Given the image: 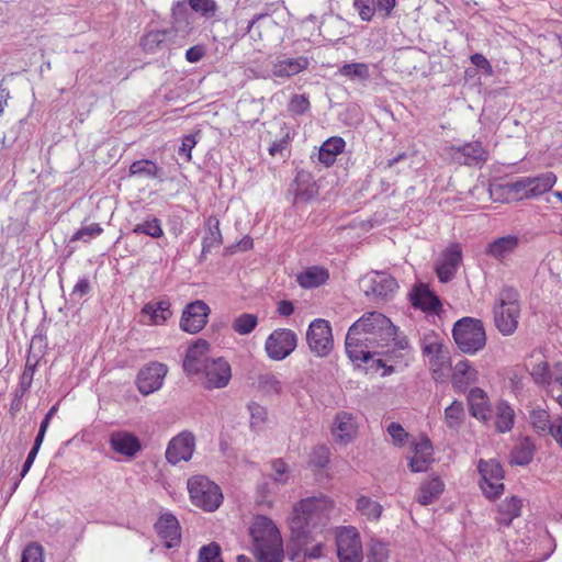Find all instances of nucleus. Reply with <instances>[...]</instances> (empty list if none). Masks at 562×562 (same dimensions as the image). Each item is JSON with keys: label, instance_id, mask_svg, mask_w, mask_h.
I'll return each mask as SVG.
<instances>
[{"label": "nucleus", "instance_id": "obj_47", "mask_svg": "<svg viewBox=\"0 0 562 562\" xmlns=\"http://www.w3.org/2000/svg\"><path fill=\"white\" fill-rule=\"evenodd\" d=\"M414 305L424 311L436 312L440 307L439 299L427 289L418 290L414 297Z\"/></svg>", "mask_w": 562, "mask_h": 562}, {"label": "nucleus", "instance_id": "obj_53", "mask_svg": "<svg viewBox=\"0 0 562 562\" xmlns=\"http://www.w3.org/2000/svg\"><path fill=\"white\" fill-rule=\"evenodd\" d=\"M329 449L326 446L315 447L310 454V464L316 468H325L329 461Z\"/></svg>", "mask_w": 562, "mask_h": 562}, {"label": "nucleus", "instance_id": "obj_30", "mask_svg": "<svg viewBox=\"0 0 562 562\" xmlns=\"http://www.w3.org/2000/svg\"><path fill=\"white\" fill-rule=\"evenodd\" d=\"M528 371L532 381L538 386L549 387L553 383V366L540 358L528 366Z\"/></svg>", "mask_w": 562, "mask_h": 562}, {"label": "nucleus", "instance_id": "obj_10", "mask_svg": "<svg viewBox=\"0 0 562 562\" xmlns=\"http://www.w3.org/2000/svg\"><path fill=\"white\" fill-rule=\"evenodd\" d=\"M477 469L481 475L480 487L483 494L490 499L501 496L504 492V471L501 463L494 459L480 460Z\"/></svg>", "mask_w": 562, "mask_h": 562}, {"label": "nucleus", "instance_id": "obj_60", "mask_svg": "<svg viewBox=\"0 0 562 562\" xmlns=\"http://www.w3.org/2000/svg\"><path fill=\"white\" fill-rule=\"evenodd\" d=\"M249 412H250V423L252 427L260 426L263 424L267 417L266 409L258 405V404H251L249 405Z\"/></svg>", "mask_w": 562, "mask_h": 562}, {"label": "nucleus", "instance_id": "obj_24", "mask_svg": "<svg viewBox=\"0 0 562 562\" xmlns=\"http://www.w3.org/2000/svg\"><path fill=\"white\" fill-rule=\"evenodd\" d=\"M451 381L456 390L465 391L477 382V371L468 360H461L453 368Z\"/></svg>", "mask_w": 562, "mask_h": 562}, {"label": "nucleus", "instance_id": "obj_18", "mask_svg": "<svg viewBox=\"0 0 562 562\" xmlns=\"http://www.w3.org/2000/svg\"><path fill=\"white\" fill-rule=\"evenodd\" d=\"M358 424L356 417L349 412H338L334 418L333 436L341 445L352 442L357 436Z\"/></svg>", "mask_w": 562, "mask_h": 562}, {"label": "nucleus", "instance_id": "obj_35", "mask_svg": "<svg viewBox=\"0 0 562 562\" xmlns=\"http://www.w3.org/2000/svg\"><path fill=\"white\" fill-rule=\"evenodd\" d=\"M529 423L533 431L539 436H548L553 425L548 409L541 406L529 409Z\"/></svg>", "mask_w": 562, "mask_h": 562}, {"label": "nucleus", "instance_id": "obj_16", "mask_svg": "<svg viewBox=\"0 0 562 562\" xmlns=\"http://www.w3.org/2000/svg\"><path fill=\"white\" fill-rule=\"evenodd\" d=\"M167 371V367L162 363H149L137 375L138 391L144 395L158 391L162 386Z\"/></svg>", "mask_w": 562, "mask_h": 562}, {"label": "nucleus", "instance_id": "obj_56", "mask_svg": "<svg viewBox=\"0 0 562 562\" xmlns=\"http://www.w3.org/2000/svg\"><path fill=\"white\" fill-rule=\"evenodd\" d=\"M386 431L395 446H403L408 438V432L398 423L392 422Z\"/></svg>", "mask_w": 562, "mask_h": 562}, {"label": "nucleus", "instance_id": "obj_22", "mask_svg": "<svg viewBox=\"0 0 562 562\" xmlns=\"http://www.w3.org/2000/svg\"><path fill=\"white\" fill-rule=\"evenodd\" d=\"M423 352L428 358L434 371L441 370L449 364V355L441 340L435 336L425 337Z\"/></svg>", "mask_w": 562, "mask_h": 562}, {"label": "nucleus", "instance_id": "obj_51", "mask_svg": "<svg viewBox=\"0 0 562 562\" xmlns=\"http://www.w3.org/2000/svg\"><path fill=\"white\" fill-rule=\"evenodd\" d=\"M189 5L204 18H213L218 9L215 0H189Z\"/></svg>", "mask_w": 562, "mask_h": 562}, {"label": "nucleus", "instance_id": "obj_44", "mask_svg": "<svg viewBox=\"0 0 562 562\" xmlns=\"http://www.w3.org/2000/svg\"><path fill=\"white\" fill-rule=\"evenodd\" d=\"M338 74L350 79H359L361 81H366L370 78L369 66L364 63L344 64L338 69Z\"/></svg>", "mask_w": 562, "mask_h": 562}, {"label": "nucleus", "instance_id": "obj_52", "mask_svg": "<svg viewBox=\"0 0 562 562\" xmlns=\"http://www.w3.org/2000/svg\"><path fill=\"white\" fill-rule=\"evenodd\" d=\"M103 228L98 223H92L90 225L83 226L78 229L71 237V240H83L89 241L91 238H95L101 235Z\"/></svg>", "mask_w": 562, "mask_h": 562}, {"label": "nucleus", "instance_id": "obj_1", "mask_svg": "<svg viewBox=\"0 0 562 562\" xmlns=\"http://www.w3.org/2000/svg\"><path fill=\"white\" fill-rule=\"evenodd\" d=\"M327 496H313L297 502L288 524L291 531L288 552L291 561L316 560L324 555L327 540L325 527L333 510Z\"/></svg>", "mask_w": 562, "mask_h": 562}, {"label": "nucleus", "instance_id": "obj_23", "mask_svg": "<svg viewBox=\"0 0 562 562\" xmlns=\"http://www.w3.org/2000/svg\"><path fill=\"white\" fill-rule=\"evenodd\" d=\"M413 457L408 467L412 472H425L434 461V448L428 438H423L413 447Z\"/></svg>", "mask_w": 562, "mask_h": 562}, {"label": "nucleus", "instance_id": "obj_4", "mask_svg": "<svg viewBox=\"0 0 562 562\" xmlns=\"http://www.w3.org/2000/svg\"><path fill=\"white\" fill-rule=\"evenodd\" d=\"M494 324L499 333L509 336L518 327L520 304L518 293L512 288L503 289L493 306Z\"/></svg>", "mask_w": 562, "mask_h": 562}, {"label": "nucleus", "instance_id": "obj_55", "mask_svg": "<svg viewBox=\"0 0 562 562\" xmlns=\"http://www.w3.org/2000/svg\"><path fill=\"white\" fill-rule=\"evenodd\" d=\"M21 562H44L43 548L38 543H30L22 552Z\"/></svg>", "mask_w": 562, "mask_h": 562}, {"label": "nucleus", "instance_id": "obj_42", "mask_svg": "<svg viewBox=\"0 0 562 562\" xmlns=\"http://www.w3.org/2000/svg\"><path fill=\"white\" fill-rule=\"evenodd\" d=\"M132 232L133 234H143L151 238H160L164 236L161 222L154 215H148L145 217L143 222L134 225Z\"/></svg>", "mask_w": 562, "mask_h": 562}, {"label": "nucleus", "instance_id": "obj_5", "mask_svg": "<svg viewBox=\"0 0 562 562\" xmlns=\"http://www.w3.org/2000/svg\"><path fill=\"white\" fill-rule=\"evenodd\" d=\"M453 339L459 349L469 355H475L486 345V334L482 321L463 317L456 322L452 329Z\"/></svg>", "mask_w": 562, "mask_h": 562}, {"label": "nucleus", "instance_id": "obj_26", "mask_svg": "<svg viewBox=\"0 0 562 562\" xmlns=\"http://www.w3.org/2000/svg\"><path fill=\"white\" fill-rule=\"evenodd\" d=\"M308 58L304 56L285 58L273 64L272 75L280 78H289L307 69Z\"/></svg>", "mask_w": 562, "mask_h": 562}, {"label": "nucleus", "instance_id": "obj_9", "mask_svg": "<svg viewBox=\"0 0 562 562\" xmlns=\"http://www.w3.org/2000/svg\"><path fill=\"white\" fill-rule=\"evenodd\" d=\"M297 346V335L289 328L274 329L265 341L267 357L273 361L288 358Z\"/></svg>", "mask_w": 562, "mask_h": 562}, {"label": "nucleus", "instance_id": "obj_40", "mask_svg": "<svg viewBox=\"0 0 562 562\" xmlns=\"http://www.w3.org/2000/svg\"><path fill=\"white\" fill-rule=\"evenodd\" d=\"M465 412L462 402L453 401L443 414L445 425L451 430H458L464 422Z\"/></svg>", "mask_w": 562, "mask_h": 562}, {"label": "nucleus", "instance_id": "obj_36", "mask_svg": "<svg viewBox=\"0 0 562 562\" xmlns=\"http://www.w3.org/2000/svg\"><path fill=\"white\" fill-rule=\"evenodd\" d=\"M445 484L439 477H432L420 485L417 502L420 505L434 503L443 492Z\"/></svg>", "mask_w": 562, "mask_h": 562}, {"label": "nucleus", "instance_id": "obj_14", "mask_svg": "<svg viewBox=\"0 0 562 562\" xmlns=\"http://www.w3.org/2000/svg\"><path fill=\"white\" fill-rule=\"evenodd\" d=\"M195 450V437L191 431H181L173 437L167 447L166 459L171 464L189 461Z\"/></svg>", "mask_w": 562, "mask_h": 562}, {"label": "nucleus", "instance_id": "obj_61", "mask_svg": "<svg viewBox=\"0 0 562 562\" xmlns=\"http://www.w3.org/2000/svg\"><path fill=\"white\" fill-rule=\"evenodd\" d=\"M195 145L196 140L193 135L184 136L181 146L179 147V155L183 156L187 161H190L192 158L191 151Z\"/></svg>", "mask_w": 562, "mask_h": 562}, {"label": "nucleus", "instance_id": "obj_48", "mask_svg": "<svg viewBox=\"0 0 562 562\" xmlns=\"http://www.w3.org/2000/svg\"><path fill=\"white\" fill-rule=\"evenodd\" d=\"M504 190L515 200L531 199L529 195V179L528 177L521 178L515 182L506 183Z\"/></svg>", "mask_w": 562, "mask_h": 562}, {"label": "nucleus", "instance_id": "obj_50", "mask_svg": "<svg viewBox=\"0 0 562 562\" xmlns=\"http://www.w3.org/2000/svg\"><path fill=\"white\" fill-rule=\"evenodd\" d=\"M35 371L36 363H31L30 359H27L20 379L19 389L16 390V396L22 397L30 390Z\"/></svg>", "mask_w": 562, "mask_h": 562}, {"label": "nucleus", "instance_id": "obj_7", "mask_svg": "<svg viewBox=\"0 0 562 562\" xmlns=\"http://www.w3.org/2000/svg\"><path fill=\"white\" fill-rule=\"evenodd\" d=\"M205 389H223L232 379L229 363L222 357L212 358L199 371L193 372Z\"/></svg>", "mask_w": 562, "mask_h": 562}, {"label": "nucleus", "instance_id": "obj_27", "mask_svg": "<svg viewBox=\"0 0 562 562\" xmlns=\"http://www.w3.org/2000/svg\"><path fill=\"white\" fill-rule=\"evenodd\" d=\"M142 314L149 317L148 325H162L172 315L170 302L168 300L149 302L142 308Z\"/></svg>", "mask_w": 562, "mask_h": 562}, {"label": "nucleus", "instance_id": "obj_17", "mask_svg": "<svg viewBox=\"0 0 562 562\" xmlns=\"http://www.w3.org/2000/svg\"><path fill=\"white\" fill-rule=\"evenodd\" d=\"M109 445L115 453L126 459H133L142 450L140 440L134 434L125 430L111 432Z\"/></svg>", "mask_w": 562, "mask_h": 562}, {"label": "nucleus", "instance_id": "obj_43", "mask_svg": "<svg viewBox=\"0 0 562 562\" xmlns=\"http://www.w3.org/2000/svg\"><path fill=\"white\" fill-rule=\"evenodd\" d=\"M258 325V317L255 314L243 313L232 323V328L238 335L245 336L251 334Z\"/></svg>", "mask_w": 562, "mask_h": 562}, {"label": "nucleus", "instance_id": "obj_37", "mask_svg": "<svg viewBox=\"0 0 562 562\" xmlns=\"http://www.w3.org/2000/svg\"><path fill=\"white\" fill-rule=\"evenodd\" d=\"M535 453V442L530 437H524L510 453V462L526 465L531 462Z\"/></svg>", "mask_w": 562, "mask_h": 562}, {"label": "nucleus", "instance_id": "obj_25", "mask_svg": "<svg viewBox=\"0 0 562 562\" xmlns=\"http://www.w3.org/2000/svg\"><path fill=\"white\" fill-rule=\"evenodd\" d=\"M522 501L516 496L506 497L499 505L495 520L501 527H509L521 515Z\"/></svg>", "mask_w": 562, "mask_h": 562}, {"label": "nucleus", "instance_id": "obj_13", "mask_svg": "<svg viewBox=\"0 0 562 562\" xmlns=\"http://www.w3.org/2000/svg\"><path fill=\"white\" fill-rule=\"evenodd\" d=\"M462 263V247L458 243L450 244L439 256L436 273L440 282L452 280Z\"/></svg>", "mask_w": 562, "mask_h": 562}, {"label": "nucleus", "instance_id": "obj_28", "mask_svg": "<svg viewBox=\"0 0 562 562\" xmlns=\"http://www.w3.org/2000/svg\"><path fill=\"white\" fill-rule=\"evenodd\" d=\"M518 245L519 238L516 235H506L490 243L486 248V254L501 260L513 254Z\"/></svg>", "mask_w": 562, "mask_h": 562}, {"label": "nucleus", "instance_id": "obj_19", "mask_svg": "<svg viewBox=\"0 0 562 562\" xmlns=\"http://www.w3.org/2000/svg\"><path fill=\"white\" fill-rule=\"evenodd\" d=\"M211 359L210 344L204 339H198L187 351L183 369L188 374H193Z\"/></svg>", "mask_w": 562, "mask_h": 562}, {"label": "nucleus", "instance_id": "obj_15", "mask_svg": "<svg viewBox=\"0 0 562 562\" xmlns=\"http://www.w3.org/2000/svg\"><path fill=\"white\" fill-rule=\"evenodd\" d=\"M209 314L210 307L204 301L191 302L182 313L181 329L190 334L199 333L206 325Z\"/></svg>", "mask_w": 562, "mask_h": 562}, {"label": "nucleus", "instance_id": "obj_31", "mask_svg": "<svg viewBox=\"0 0 562 562\" xmlns=\"http://www.w3.org/2000/svg\"><path fill=\"white\" fill-rule=\"evenodd\" d=\"M128 172L131 177L162 180V169L149 159L133 161L130 166Z\"/></svg>", "mask_w": 562, "mask_h": 562}, {"label": "nucleus", "instance_id": "obj_11", "mask_svg": "<svg viewBox=\"0 0 562 562\" xmlns=\"http://www.w3.org/2000/svg\"><path fill=\"white\" fill-rule=\"evenodd\" d=\"M306 340L311 351L317 357H326L334 347L329 322L323 318L314 319L307 329Z\"/></svg>", "mask_w": 562, "mask_h": 562}, {"label": "nucleus", "instance_id": "obj_21", "mask_svg": "<svg viewBox=\"0 0 562 562\" xmlns=\"http://www.w3.org/2000/svg\"><path fill=\"white\" fill-rule=\"evenodd\" d=\"M452 158L463 165H479L487 159V151L480 142H472L459 147H452Z\"/></svg>", "mask_w": 562, "mask_h": 562}, {"label": "nucleus", "instance_id": "obj_6", "mask_svg": "<svg viewBox=\"0 0 562 562\" xmlns=\"http://www.w3.org/2000/svg\"><path fill=\"white\" fill-rule=\"evenodd\" d=\"M188 491L192 503L205 512L217 509L223 499L221 488L204 475L189 479Z\"/></svg>", "mask_w": 562, "mask_h": 562}, {"label": "nucleus", "instance_id": "obj_33", "mask_svg": "<svg viewBox=\"0 0 562 562\" xmlns=\"http://www.w3.org/2000/svg\"><path fill=\"white\" fill-rule=\"evenodd\" d=\"M346 146L345 140L341 137L335 136L325 140L319 150H318V159L326 167L331 166L339 154L344 151Z\"/></svg>", "mask_w": 562, "mask_h": 562}, {"label": "nucleus", "instance_id": "obj_38", "mask_svg": "<svg viewBox=\"0 0 562 562\" xmlns=\"http://www.w3.org/2000/svg\"><path fill=\"white\" fill-rule=\"evenodd\" d=\"M356 510L367 520L376 521L381 517L383 507L380 503L372 499L371 497L360 495L356 499Z\"/></svg>", "mask_w": 562, "mask_h": 562}, {"label": "nucleus", "instance_id": "obj_20", "mask_svg": "<svg viewBox=\"0 0 562 562\" xmlns=\"http://www.w3.org/2000/svg\"><path fill=\"white\" fill-rule=\"evenodd\" d=\"M155 529L164 540L166 548H176L181 542V531L177 518L171 514H165L160 516L158 521L155 524Z\"/></svg>", "mask_w": 562, "mask_h": 562}, {"label": "nucleus", "instance_id": "obj_32", "mask_svg": "<svg viewBox=\"0 0 562 562\" xmlns=\"http://www.w3.org/2000/svg\"><path fill=\"white\" fill-rule=\"evenodd\" d=\"M328 278L329 273L327 269L313 266L297 274L296 281L302 288L312 289L324 284Z\"/></svg>", "mask_w": 562, "mask_h": 562}, {"label": "nucleus", "instance_id": "obj_59", "mask_svg": "<svg viewBox=\"0 0 562 562\" xmlns=\"http://www.w3.org/2000/svg\"><path fill=\"white\" fill-rule=\"evenodd\" d=\"M310 109V101L303 94H295L289 103V111L293 114L300 115Z\"/></svg>", "mask_w": 562, "mask_h": 562}, {"label": "nucleus", "instance_id": "obj_46", "mask_svg": "<svg viewBox=\"0 0 562 562\" xmlns=\"http://www.w3.org/2000/svg\"><path fill=\"white\" fill-rule=\"evenodd\" d=\"M167 31H149L142 38V47L147 53H156L167 38Z\"/></svg>", "mask_w": 562, "mask_h": 562}, {"label": "nucleus", "instance_id": "obj_3", "mask_svg": "<svg viewBox=\"0 0 562 562\" xmlns=\"http://www.w3.org/2000/svg\"><path fill=\"white\" fill-rule=\"evenodd\" d=\"M250 536L259 562H282V538L270 518L257 516L250 526Z\"/></svg>", "mask_w": 562, "mask_h": 562}, {"label": "nucleus", "instance_id": "obj_41", "mask_svg": "<svg viewBox=\"0 0 562 562\" xmlns=\"http://www.w3.org/2000/svg\"><path fill=\"white\" fill-rule=\"evenodd\" d=\"M207 232L202 240V254L210 252L212 248L222 245V234L220 231V221L216 217L207 220Z\"/></svg>", "mask_w": 562, "mask_h": 562}, {"label": "nucleus", "instance_id": "obj_34", "mask_svg": "<svg viewBox=\"0 0 562 562\" xmlns=\"http://www.w3.org/2000/svg\"><path fill=\"white\" fill-rule=\"evenodd\" d=\"M515 411L507 402H498L496 405L494 423L496 431L499 434L510 431L515 424Z\"/></svg>", "mask_w": 562, "mask_h": 562}, {"label": "nucleus", "instance_id": "obj_64", "mask_svg": "<svg viewBox=\"0 0 562 562\" xmlns=\"http://www.w3.org/2000/svg\"><path fill=\"white\" fill-rule=\"evenodd\" d=\"M471 63L480 68V69H483L485 70L487 74H492V66L490 64V61L487 60V58L485 56H483L482 54H473L471 56Z\"/></svg>", "mask_w": 562, "mask_h": 562}, {"label": "nucleus", "instance_id": "obj_2", "mask_svg": "<svg viewBox=\"0 0 562 562\" xmlns=\"http://www.w3.org/2000/svg\"><path fill=\"white\" fill-rule=\"evenodd\" d=\"M408 346L405 338H397L396 327L381 313L364 314L349 328L346 336V352L352 361L367 362L380 348L404 350ZM381 352H383L381 350Z\"/></svg>", "mask_w": 562, "mask_h": 562}, {"label": "nucleus", "instance_id": "obj_8", "mask_svg": "<svg viewBox=\"0 0 562 562\" xmlns=\"http://www.w3.org/2000/svg\"><path fill=\"white\" fill-rule=\"evenodd\" d=\"M339 562H362L363 549L360 535L355 527H341L336 532Z\"/></svg>", "mask_w": 562, "mask_h": 562}, {"label": "nucleus", "instance_id": "obj_29", "mask_svg": "<svg viewBox=\"0 0 562 562\" xmlns=\"http://www.w3.org/2000/svg\"><path fill=\"white\" fill-rule=\"evenodd\" d=\"M469 409L473 417L485 420L490 413L486 393L480 387H473L468 395Z\"/></svg>", "mask_w": 562, "mask_h": 562}, {"label": "nucleus", "instance_id": "obj_57", "mask_svg": "<svg viewBox=\"0 0 562 562\" xmlns=\"http://www.w3.org/2000/svg\"><path fill=\"white\" fill-rule=\"evenodd\" d=\"M353 5L362 21H371L374 15L373 0H355Z\"/></svg>", "mask_w": 562, "mask_h": 562}, {"label": "nucleus", "instance_id": "obj_45", "mask_svg": "<svg viewBox=\"0 0 562 562\" xmlns=\"http://www.w3.org/2000/svg\"><path fill=\"white\" fill-rule=\"evenodd\" d=\"M258 386L263 393L270 395H278L283 389L280 378L271 372L259 375Z\"/></svg>", "mask_w": 562, "mask_h": 562}, {"label": "nucleus", "instance_id": "obj_12", "mask_svg": "<svg viewBox=\"0 0 562 562\" xmlns=\"http://www.w3.org/2000/svg\"><path fill=\"white\" fill-rule=\"evenodd\" d=\"M360 288L367 296L386 299L396 291L397 283L386 272L372 271L361 278Z\"/></svg>", "mask_w": 562, "mask_h": 562}, {"label": "nucleus", "instance_id": "obj_39", "mask_svg": "<svg viewBox=\"0 0 562 562\" xmlns=\"http://www.w3.org/2000/svg\"><path fill=\"white\" fill-rule=\"evenodd\" d=\"M529 179V195L537 198L553 188L557 182V176L547 171L537 177H528Z\"/></svg>", "mask_w": 562, "mask_h": 562}, {"label": "nucleus", "instance_id": "obj_58", "mask_svg": "<svg viewBox=\"0 0 562 562\" xmlns=\"http://www.w3.org/2000/svg\"><path fill=\"white\" fill-rule=\"evenodd\" d=\"M272 479L274 482L285 484L289 480V467L281 460L277 459L272 462Z\"/></svg>", "mask_w": 562, "mask_h": 562}, {"label": "nucleus", "instance_id": "obj_62", "mask_svg": "<svg viewBox=\"0 0 562 562\" xmlns=\"http://www.w3.org/2000/svg\"><path fill=\"white\" fill-rule=\"evenodd\" d=\"M560 448H562V416H558L553 419V425L548 432Z\"/></svg>", "mask_w": 562, "mask_h": 562}, {"label": "nucleus", "instance_id": "obj_49", "mask_svg": "<svg viewBox=\"0 0 562 562\" xmlns=\"http://www.w3.org/2000/svg\"><path fill=\"white\" fill-rule=\"evenodd\" d=\"M390 552L387 546L379 540H371L367 553V562H387Z\"/></svg>", "mask_w": 562, "mask_h": 562}, {"label": "nucleus", "instance_id": "obj_63", "mask_svg": "<svg viewBox=\"0 0 562 562\" xmlns=\"http://www.w3.org/2000/svg\"><path fill=\"white\" fill-rule=\"evenodd\" d=\"M90 292V282L87 277L80 278L72 289V295L82 297Z\"/></svg>", "mask_w": 562, "mask_h": 562}, {"label": "nucleus", "instance_id": "obj_54", "mask_svg": "<svg viewBox=\"0 0 562 562\" xmlns=\"http://www.w3.org/2000/svg\"><path fill=\"white\" fill-rule=\"evenodd\" d=\"M199 562H222L221 549L216 543H211L201 548Z\"/></svg>", "mask_w": 562, "mask_h": 562}]
</instances>
